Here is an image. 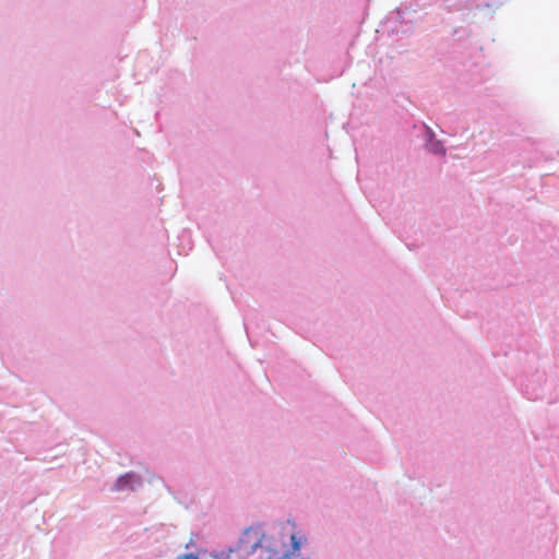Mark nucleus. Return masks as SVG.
I'll return each instance as SVG.
<instances>
[{
	"mask_svg": "<svg viewBox=\"0 0 559 559\" xmlns=\"http://www.w3.org/2000/svg\"><path fill=\"white\" fill-rule=\"evenodd\" d=\"M266 535L263 532L260 525H253L246 528L236 547L229 549L230 555H235L236 558L245 559L252 554H254L258 549H270L269 546L265 545Z\"/></svg>",
	"mask_w": 559,
	"mask_h": 559,
	"instance_id": "nucleus-1",
	"label": "nucleus"
},
{
	"mask_svg": "<svg viewBox=\"0 0 559 559\" xmlns=\"http://www.w3.org/2000/svg\"><path fill=\"white\" fill-rule=\"evenodd\" d=\"M134 478V475L133 474H126L121 477L118 478L116 485H115V490H123L126 488H131V481L133 480Z\"/></svg>",
	"mask_w": 559,
	"mask_h": 559,
	"instance_id": "nucleus-2",
	"label": "nucleus"
},
{
	"mask_svg": "<svg viewBox=\"0 0 559 559\" xmlns=\"http://www.w3.org/2000/svg\"><path fill=\"white\" fill-rule=\"evenodd\" d=\"M292 547L294 551H298L300 549V540L297 538L295 534L292 535Z\"/></svg>",
	"mask_w": 559,
	"mask_h": 559,
	"instance_id": "nucleus-3",
	"label": "nucleus"
},
{
	"mask_svg": "<svg viewBox=\"0 0 559 559\" xmlns=\"http://www.w3.org/2000/svg\"><path fill=\"white\" fill-rule=\"evenodd\" d=\"M178 559H198V557L193 554H187V555L180 556Z\"/></svg>",
	"mask_w": 559,
	"mask_h": 559,
	"instance_id": "nucleus-4",
	"label": "nucleus"
}]
</instances>
